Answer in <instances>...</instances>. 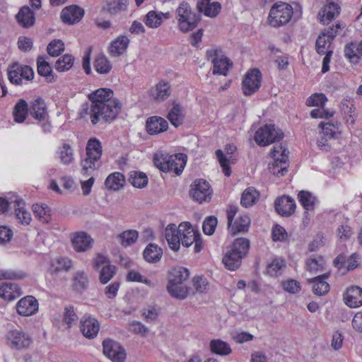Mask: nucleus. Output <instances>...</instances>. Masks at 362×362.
Here are the masks:
<instances>
[{"label": "nucleus", "mask_w": 362, "mask_h": 362, "mask_svg": "<svg viewBox=\"0 0 362 362\" xmlns=\"http://www.w3.org/2000/svg\"><path fill=\"white\" fill-rule=\"evenodd\" d=\"M206 57L214 64V74L227 75L228 69L232 66V63L228 57L222 54L221 49H208L206 51Z\"/></svg>", "instance_id": "obj_9"}, {"label": "nucleus", "mask_w": 362, "mask_h": 362, "mask_svg": "<svg viewBox=\"0 0 362 362\" xmlns=\"http://www.w3.org/2000/svg\"><path fill=\"white\" fill-rule=\"evenodd\" d=\"M30 115L39 121H43L47 116V107L45 101L38 98L31 103L30 108Z\"/></svg>", "instance_id": "obj_28"}, {"label": "nucleus", "mask_w": 362, "mask_h": 362, "mask_svg": "<svg viewBox=\"0 0 362 362\" xmlns=\"http://www.w3.org/2000/svg\"><path fill=\"white\" fill-rule=\"evenodd\" d=\"M187 157L184 153L169 155L163 152H157L153 157L154 165L164 173L174 172L180 175L186 165Z\"/></svg>", "instance_id": "obj_3"}, {"label": "nucleus", "mask_w": 362, "mask_h": 362, "mask_svg": "<svg viewBox=\"0 0 362 362\" xmlns=\"http://www.w3.org/2000/svg\"><path fill=\"white\" fill-rule=\"evenodd\" d=\"M73 289L82 293L88 288V276L83 271H78L73 279Z\"/></svg>", "instance_id": "obj_35"}, {"label": "nucleus", "mask_w": 362, "mask_h": 362, "mask_svg": "<svg viewBox=\"0 0 362 362\" xmlns=\"http://www.w3.org/2000/svg\"><path fill=\"white\" fill-rule=\"evenodd\" d=\"M129 182L135 187L144 188L147 185L148 179L146 173L134 170L129 173Z\"/></svg>", "instance_id": "obj_43"}, {"label": "nucleus", "mask_w": 362, "mask_h": 362, "mask_svg": "<svg viewBox=\"0 0 362 362\" xmlns=\"http://www.w3.org/2000/svg\"><path fill=\"white\" fill-rule=\"evenodd\" d=\"M103 353L112 362H124L126 358L124 349L116 341L107 339L103 342Z\"/></svg>", "instance_id": "obj_11"}, {"label": "nucleus", "mask_w": 362, "mask_h": 362, "mask_svg": "<svg viewBox=\"0 0 362 362\" xmlns=\"http://www.w3.org/2000/svg\"><path fill=\"white\" fill-rule=\"evenodd\" d=\"M37 73L39 75L45 77L48 82L54 81L52 69L49 64L44 59L42 56H39L37 59Z\"/></svg>", "instance_id": "obj_38"}, {"label": "nucleus", "mask_w": 362, "mask_h": 362, "mask_svg": "<svg viewBox=\"0 0 362 362\" xmlns=\"http://www.w3.org/2000/svg\"><path fill=\"white\" fill-rule=\"evenodd\" d=\"M7 339L13 347L18 349L27 348L31 343V339L28 334L18 329L9 331L7 334Z\"/></svg>", "instance_id": "obj_17"}, {"label": "nucleus", "mask_w": 362, "mask_h": 362, "mask_svg": "<svg viewBox=\"0 0 362 362\" xmlns=\"http://www.w3.org/2000/svg\"><path fill=\"white\" fill-rule=\"evenodd\" d=\"M216 156L222 168L224 175L229 177L231 174V170L229 165V158L224 155L223 152L221 149L216 151Z\"/></svg>", "instance_id": "obj_62"}, {"label": "nucleus", "mask_w": 362, "mask_h": 362, "mask_svg": "<svg viewBox=\"0 0 362 362\" xmlns=\"http://www.w3.org/2000/svg\"><path fill=\"white\" fill-rule=\"evenodd\" d=\"M340 13V6L334 2H330L328 4H327L323 10V17L322 19H321V21L323 22V23H325V20L324 18H326V20L327 21H331L333 20L335 17H337Z\"/></svg>", "instance_id": "obj_50"}, {"label": "nucleus", "mask_w": 362, "mask_h": 362, "mask_svg": "<svg viewBox=\"0 0 362 362\" xmlns=\"http://www.w3.org/2000/svg\"><path fill=\"white\" fill-rule=\"evenodd\" d=\"M299 202L306 211L314 208L315 197L310 192L302 190L298 194Z\"/></svg>", "instance_id": "obj_53"}, {"label": "nucleus", "mask_w": 362, "mask_h": 362, "mask_svg": "<svg viewBox=\"0 0 362 362\" xmlns=\"http://www.w3.org/2000/svg\"><path fill=\"white\" fill-rule=\"evenodd\" d=\"M16 17L18 23L25 28L33 26L35 23V13L27 6L21 7Z\"/></svg>", "instance_id": "obj_24"}, {"label": "nucleus", "mask_w": 362, "mask_h": 362, "mask_svg": "<svg viewBox=\"0 0 362 362\" xmlns=\"http://www.w3.org/2000/svg\"><path fill=\"white\" fill-rule=\"evenodd\" d=\"M34 215L43 223H48L50 219L49 209L46 204L40 205L35 204L33 205Z\"/></svg>", "instance_id": "obj_54"}, {"label": "nucleus", "mask_w": 362, "mask_h": 362, "mask_svg": "<svg viewBox=\"0 0 362 362\" xmlns=\"http://www.w3.org/2000/svg\"><path fill=\"white\" fill-rule=\"evenodd\" d=\"M64 49V44L61 40L51 41L47 47V53L52 57H58Z\"/></svg>", "instance_id": "obj_59"}, {"label": "nucleus", "mask_w": 362, "mask_h": 362, "mask_svg": "<svg viewBox=\"0 0 362 362\" xmlns=\"http://www.w3.org/2000/svg\"><path fill=\"white\" fill-rule=\"evenodd\" d=\"M180 30L187 33L194 29L200 20L199 15L192 13L191 7L187 2H182L176 10Z\"/></svg>", "instance_id": "obj_5"}, {"label": "nucleus", "mask_w": 362, "mask_h": 362, "mask_svg": "<svg viewBox=\"0 0 362 362\" xmlns=\"http://www.w3.org/2000/svg\"><path fill=\"white\" fill-rule=\"evenodd\" d=\"M117 267L111 264L103 266L99 273V281L102 284L108 283L116 274Z\"/></svg>", "instance_id": "obj_47"}, {"label": "nucleus", "mask_w": 362, "mask_h": 362, "mask_svg": "<svg viewBox=\"0 0 362 362\" xmlns=\"http://www.w3.org/2000/svg\"><path fill=\"white\" fill-rule=\"evenodd\" d=\"M128 0H113L107 3V11L111 15L125 11L127 8Z\"/></svg>", "instance_id": "obj_51"}, {"label": "nucleus", "mask_w": 362, "mask_h": 362, "mask_svg": "<svg viewBox=\"0 0 362 362\" xmlns=\"http://www.w3.org/2000/svg\"><path fill=\"white\" fill-rule=\"evenodd\" d=\"M130 40L125 35H119L113 40L110 47V53L112 57H119L122 55L127 49Z\"/></svg>", "instance_id": "obj_27"}, {"label": "nucleus", "mask_w": 362, "mask_h": 362, "mask_svg": "<svg viewBox=\"0 0 362 362\" xmlns=\"http://www.w3.org/2000/svg\"><path fill=\"white\" fill-rule=\"evenodd\" d=\"M21 288L13 283H4L0 286V297L5 300H12L21 295Z\"/></svg>", "instance_id": "obj_29"}, {"label": "nucleus", "mask_w": 362, "mask_h": 362, "mask_svg": "<svg viewBox=\"0 0 362 362\" xmlns=\"http://www.w3.org/2000/svg\"><path fill=\"white\" fill-rule=\"evenodd\" d=\"M340 123L336 122L335 123H324L321 122L319 124V127L322 128V134L325 136H327L329 139H335L340 134L339 131Z\"/></svg>", "instance_id": "obj_44"}, {"label": "nucleus", "mask_w": 362, "mask_h": 362, "mask_svg": "<svg viewBox=\"0 0 362 362\" xmlns=\"http://www.w3.org/2000/svg\"><path fill=\"white\" fill-rule=\"evenodd\" d=\"M93 243V238L83 231L73 233L71 244L74 249L78 252H83L91 248Z\"/></svg>", "instance_id": "obj_14"}, {"label": "nucleus", "mask_w": 362, "mask_h": 362, "mask_svg": "<svg viewBox=\"0 0 362 362\" xmlns=\"http://www.w3.org/2000/svg\"><path fill=\"white\" fill-rule=\"evenodd\" d=\"M8 78L11 83L19 85L22 82V77L20 71V64L14 63L8 69Z\"/></svg>", "instance_id": "obj_57"}, {"label": "nucleus", "mask_w": 362, "mask_h": 362, "mask_svg": "<svg viewBox=\"0 0 362 362\" xmlns=\"http://www.w3.org/2000/svg\"><path fill=\"white\" fill-rule=\"evenodd\" d=\"M327 275L323 274L310 280L313 284V290L315 294L321 296L329 291V285L326 281Z\"/></svg>", "instance_id": "obj_32"}, {"label": "nucleus", "mask_w": 362, "mask_h": 362, "mask_svg": "<svg viewBox=\"0 0 362 362\" xmlns=\"http://www.w3.org/2000/svg\"><path fill=\"white\" fill-rule=\"evenodd\" d=\"M189 276V272L185 267H175L170 272L167 291L172 297L184 300L188 296L189 289L184 285V283Z\"/></svg>", "instance_id": "obj_2"}, {"label": "nucleus", "mask_w": 362, "mask_h": 362, "mask_svg": "<svg viewBox=\"0 0 362 362\" xmlns=\"http://www.w3.org/2000/svg\"><path fill=\"white\" fill-rule=\"evenodd\" d=\"M261 72L258 69L249 71L243 81V91L245 95L255 93L261 85Z\"/></svg>", "instance_id": "obj_12"}, {"label": "nucleus", "mask_w": 362, "mask_h": 362, "mask_svg": "<svg viewBox=\"0 0 362 362\" xmlns=\"http://www.w3.org/2000/svg\"><path fill=\"white\" fill-rule=\"evenodd\" d=\"M114 93L110 88H99L88 95L91 102L89 115L91 123L95 125L100 120L110 123L121 110V103L112 98Z\"/></svg>", "instance_id": "obj_1"}, {"label": "nucleus", "mask_w": 362, "mask_h": 362, "mask_svg": "<svg viewBox=\"0 0 362 362\" xmlns=\"http://www.w3.org/2000/svg\"><path fill=\"white\" fill-rule=\"evenodd\" d=\"M74 57L71 54H64L59 57L55 63V69L61 72L69 70L74 64Z\"/></svg>", "instance_id": "obj_52"}, {"label": "nucleus", "mask_w": 362, "mask_h": 362, "mask_svg": "<svg viewBox=\"0 0 362 362\" xmlns=\"http://www.w3.org/2000/svg\"><path fill=\"white\" fill-rule=\"evenodd\" d=\"M16 310L23 316L33 315L38 310V302L33 296H27L18 302Z\"/></svg>", "instance_id": "obj_13"}, {"label": "nucleus", "mask_w": 362, "mask_h": 362, "mask_svg": "<svg viewBox=\"0 0 362 362\" xmlns=\"http://www.w3.org/2000/svg\"><path fill=\"white\" fill-rule=\"evenodd\" d=\"M280 151H281V158L276 159L274 162L269 166V172L277 177L285 175L288 172V166L287 163L288 151L285 148H283L281 146H274L271 150V154L272 157H275Z\"/></svg>", "instance_id": "obj_10"}, {"label": "nucleus", "mask_w": 362, "mask_h": 362, "mask_svg": "<svg viewBox=\"0 0 362 362\" xmlns=\"http://www.w3.org/2000/svg\"><path fill=\"white\" fill-rule=\"evenodd\" d=\"M250 225V218L248 216L244 215L238 218L234 224L231 223V227L228 228L233 234L238 233H245L247 231Z\"/></svg>", "instance_id": "obj_41"}, {"label": "nucleus", "mask_w": 362, "mask_h": 362, "mask_svg": "<svg viewBox=\"0 0 362 362\" xmlns=\"http://www.w3.org/2000/svg\"><path fill=\"white\" fill-rule=\"evenodd\" d=\"M276 212L282 216H290L296 209L295 201L288 196L277 198L274 202Z\"/></svg>", "instance_id": "obj_18"}, {"label": "nucleus", "mask_w": 362, "mask_h": 362, "mask_svg": "<svg viewBox=\"0 0 362 362\" xmlns=\"http://www.w3.org/2000/svg\"><path fill=\"white\" fill-rule=\"evenodd\" d=\"M125 182L124 176L119 172H115L107 176L105 181V185L109 189L119 190Z\"/></svg>", "instance_id": "obj_33"}, {"label": "nucleus", "mask_w": 362, "mask_h": 362, "mask_svg": "<svg viewBox=\"0 0 362 362\" xmlns=\"http://www.w3.org/2000/svg\"><path fill=\"white\" fill-rule=\"evenodd\" d=\"M25 276V274L22 271H14L11 269L1 270L0 280L2 279H23Z\"/></svg>", "instance_id": "obj_63"}, {"label": "nucleus", "mask_w": 362, "mask_h": 362, "mask_svg": "<svg viewBox=\"0 0 362 362\" xmlns=\"http://www.w3.org/2000/svg\"><path fill=\"white\" fill-rule=\"evenodd\" d=\"M28 113V105L23 99H20L15 105L13 115L14 121L17 123H22L25 121Z\"/></svg>", "instance_id": "obj_36"}, {"label": "nucleus", "mask_w": 362, "mask_h": 362, "mask_svg": "<svg viewBox=\"0 0 362 362\" xmlns=\"http://www.w3.org/2000/svg\"><path fill=\"white\" fill-rule=\"evenodd\" d=\"M100 329V323L97 319L90 316H84L81 320V331L88 339L97 337Z\"/></svg>", "instance_id": "obj_15"}, {"label": "nucleus", "mask_w": 362, "mask_h": 362, "mask_svg": "<svg viewBox=\"0 0 362 362\" xmlns=\"http://www.w3.org/2000/svg\"><path fill=\"white\" fill-rule=\"evenodd\" d=\"M145 24L151 28H156L162 23L160 14H157L155 11H150L145 17Z\"/></svg>", "instance_id": "obj_58"}, {"label": "nucleus", "mask_w": 362, "mask_h": 362, "mask_svg": "<svg viewBox=\"0 0 362 362\" xmlns=\"http://www.w3.org/2000/svg\"><path fill=\"white\" fill-rule=\"evenodd\" d=\"M94 67L96 71L100 74H107L112 69L110 61L103 54H99L95 59Z\"/></svg>", "instance_id": "obj_49"}, {"label": "nucleus", "mask_w": 362, "mask_h": 362, "mask_svg": "<svg viewBox=\"0 0 362 362\" xmlns=\"http://www.w3.org/2000/svg\"><path fill=\"white\" fill-rule=\"evenodd\" d=\"M332 43V41L320 33L315 42V49L317 53L320 55L327 53L329 51L332 50L330 49Z\"/></svg>", "instance_id": "obj_55"}, {"label": "nucleus", "mask_w": 362, "mask_h": 362, "mask_svg": "<svg viewBox=\"0 0 362 362\" xmlns=\"http://www.w3.org/2000/svg\"><path fill=\"white\" fill-rule=\"evenodd\" d=\"M284 136L282 130L274 124H265L255 132L254 139L259 146H266L281 141Z\"/></svg>", "instance_id": "obj_6"}, {"label": "nucleus", "mask_w": 362, "mask_h": 362, "mask_svg": "<svg viewBox=\"0 0 362 362\" xmlns=\"http://www.w3.org/2000/svg\"><path fill=\"white\" fill-rule=\"evenodd\" d=\"M259 196V192L254 187L247 188L242 194L240 204L243 206H252Z\"/></svg>", "instance_id": "obj_46"}, {"label": "nucleus", "mask_w": 362, "mask_h": 362, "mask_svg": "<svg viewBox=\"0 0 362 362\" xmlns=\"http://www.w3.org/2000/svg\"><path fill=\"white\" fill-rule=\"evenodd\" d=\"M165 239L170 247L174 251H178L181 244L180 226L169 224L165 230Z\"/></svg>", "instance_id": "obj_20"}, {"label": "nucleus", "mask_w": 362, "mask_h": 362, "mask_svg": "<svg viewBox=\"0 0 362 362\" xmlns=\"http://www.w3.org/2000/svg\"><path fill=\"white\" fill-rule=\"evenodd\" d=\"M61 163L69 165L74 160V149L69 144H63L57 151Z\"/></svg>", "instance_id": "obj_40"}, {"label": "nucleus", "mask_w": 362, "mask_h": 362, "mask_svg": "<svg viewBox=\"0 0 362 362\" xmlns=\"http://www.w3.org/2000/svg\"><path fill=\"white\" fill-rule=\"evenodd\" d=\"M139 236L138 232L135 230H128L117 235L118 241L122 245L127 247L136 242Z\"/></svg>", "instance_id": "obj_48"}, {"label": "nucleus", "mask_w": 362, "mask_h": 362, "mask_svg": "<svg viewBox=\"0 0 362 362\" xmlns=\"http://www.w3.org/2000/svg\"><path fill=\"white\" fill-rule=\"evenodd\" d=\"M212 192L210 184L203 179H197L190 185L189 196L199 204L209 202Z\"/></svg>", "instance_id": "obj_8"}, {"label": "nucleus", "mask_w": 362, "mask_h": 362, "mask_svg": "<svg viewBox=\"0 0 362 362\" xmlns=\"http://www.w3.org/2000/svg\"><path fill=\"white\" fill-rule=\"evenodd\" d=\"M293 15L292 7L284 2L276 3L270 9L268 21L273 27H279L289 22Z\"/></svg>", "instance_id": "obj_7"}, {"label": "nucleus", "mask_w": 362, "mask_h": 362, "mask_svg": "<svg viewBox=\"0 0 362 362\" xmlns=\"http://www.w3.org/2000/svg\"><path fill=\"white\" fill-rule=\"evenodd\" d=\"M340 108L346 122L353 124L355 117L354 100L351 98H344L341 102Z\"/></svg>", "instance_id": "obj_30"}, {"label": "nucleus", "mask_w": 362, "mask_h": 362, "mask_svg": "<svg viewBox=\"0 0 362 362\" xmlns=\"http://www.w3.org/2000/svg\"><path fill=\"white\" fill-rule=\"evenodd\" d=\"M218 220L214 216H209L203 222L202 229L204 234L211 235L217 226Z\"/></svg>", "instance_id": "obj_60"}, {"label": "nucleus", "mask_w": 362, "mask_h": 362, "mask_svg": "<svg viewBox=\"0 0 362 362\" xmlns=\"http://www.w3.org/2000/svg\"><path fill=\"white\" fill-rule=\"evenodd\" d=\"M86 151V156H92L93 159H100L103 154L102 144L96 138H90L87 142Z\"/></svg>", "instance_id": "obj_37"}, {"label": "nucleus", "mask_w": 362, "mask_h": 362, "mask_svg": "<svg viewBox=\"0 0 362 362\" xmlns=\"http://www.w3.org/2000/svg\"><path fill=\"white\" fill-rule=\"evenodd\" d=\"M167 118L170 123L175 127L182 124L184 115L182 114V108L180 104L173 103V107L168 113Z\"/></svg>", "instance_id": "obj_39"}, {"label": "nucleus", "mask_w": 362, "mask_h": 362, "mask_svg": "<svg viewBox=\"0 0 362 362\" xmlns=\"http://www.w3.org/2000/svg\"><path fill=\"white\" fill-rule=\"evenodd\" d=\"M344 298L345 303L350 308L362 305V288L357 286L348 288Z\"/></svg>", "instance_id": "obj_22"}, {"label": "nucleus", "mask_w": 362, "mask_h": 362, "mask_svg": "<svg viewBox=\"0 0 362 362\" xmlns=\"http://www.w3.org/2000/svg\"><path fill=\"white\" fill-rule=\"evenodd\" d=\"M344 55L351 62L356 64L358 62V57L356 51V42H351L344 48Z\"/></svg>", "instance_id": "obj_64"}, {"label": "nucleus", "mask_w": 362, "mask_h": 362, "mask_svg": "<svg viewBox=\"0 0 362 362\" xmlns=\"http://www.w3.org/2000/svg\"><path fill=\"white\" fill-rule=\"evenodd\" d=\"M24 200H18L17 207L14 209V214L18 222L24 226H28L32 220L31 214L25 208Z\"/></svg>", "instance_id": "obj_31"}, {"label": "nucleus", "mask_w": 362, "mask_h": 362, "mask_svg": "<svg viewBox=\"0 0 362 362\" xmlns=\"http://www.w3.org/2000/svg\"><path fill=\"white\" fill-rule=\"evenodd\" d=\"M86 157L81 161V173L83 176L88 177L92 174V172L99 168L98 161L100 159H93L91 157L86 156Z\"/></svg>", "instance_id": "obj_42"}, {"label": "nucleus", "mask_w": 362, "mask_h": 362, "mask_svg": "<svg viewBox=\"0 0 362 362\" xmlns=\"http://www.w3.org/2000/svg\"><path fill=\"white\" fill-rule=\"evenodd\" d=\"M180 231L181 244L186 247H189L194 243L199 233L198 230L193 228L192 226L189 222L180 223Z\"/></svg>", "instance_id": "obj_19"}, {"label": "nucleus", "mask_w": 362, "mask_h": 362, "mask_svg": "<svg viewBox=\"0 0 362 362\" xmlns=\"http://www.w3.org/2000/svg\"><path fill=\"white\" fill-rule=\"evenodd\" d=\"M84 16V10L76 5L66 6L62 11L61 19L66 24L71 25L79 22Z\"/></svg>", "instance_id": "obj_16"}, {"label": "nucleus", "mask_w": 362, "mask_h": 362, "mask_svg": "<svg viewBox=\"0 0 362 362\" xmlns=\"http://www.w3.org/2000/svg\"><path fill=\"white\" fill-rule=\"evenodd\" d=\"M72 267V262L66 257H57L51 262L48 272L54 277L62 272H68Z\"/></svg>", "instance_id": "obj_23"}, {"label": "nucleus", "mask_w": 362, "mask_h": 362, "mask_svg": "<svg viewBox=\"0 0 362 362\" xmlns=\"http://www.w3.org/2000/svg\"><path fill=\"white\" fill-rule=\"evenodd\" d=\"M250 241L247 238H240L234 240L229 250L223 256L222 262L225 267L230 271L237 270L241 265L242 259L248 252Z\"/></svg>", "instance_id": "obj_4"}, {"label": "nucleus", "mask_w": 362, "mask_h": 362, "mask_svg": "<svg viewBox=\"0 0 362 362\" xmlns=\"http://www.w3.org/2000/svg\"><path fill=\"white\" fill-rule=\"evenodd\" d=\"M197 7L199 12L204 13L205 16L211 18L216 16L221 8L219 2L210 3V0H199L197 2Z\"/></svg>", "instance_id": "obj_25"}, {"label": "nucleus", "mask_w": 362, "mask_h": 362, "mask_svg": "<svg viewBox=\"0 0 362 362\" xmlns=\"http://www.w3.org/2000/svg\"><path fill=\"white\" fill-rule=\"evenodd\" d=\"M285 267L286 263L284 259L276 258L267 264V273L271 276H278Z\"/></svg>", "instance_id": "obj_56"}, {"label": "nucleus", "mask_w": 362, "mask_h": 362, "mask_svg": "<svg viewBox=\"0 0 362 362\" xmlns=\"http://www.w3.org/2000/svg\"><path fill=\"white\" fill-rule=\"evenodd\" d=\"M146 128L149 134H157L165 132L168 128V123L161 117L153 116L147 119Z\"/></svg>", "instance_id": "obj_21"}, {"label": "nucleus", "mask_w": 362, "mask_h": 362, "mask_svg": "<svg viewBox=\"0 0 362 362\" xmlns=\"http://www.w3.org/2000/svg\"><path fill=\"white\" fill-rule=\"evenodd\" d=\"M170 95V86L167 82L158 83L153 92V95L156 100L163 101Z\"/></svg>", "instance_id": "obj_45"}, {"label": "nucleus", "mask_w": 362, "mask_h": 362, "mask_svg": "<svg viewBox=\"0 0 362 362\" xmlns=\"http://www.w3.org/2000/svg\"><path fill=\"white\" fill-rule=\"evenodd\" d=\"M210 350L212 353L220 356H228L232 353L229 344L221 339H212L209 343Z\"/></svg>", "instance_id": "obj_34"}, {"label": "nucleus", "mask_w": 362, "mask_h": 362, "mask_svg": "<svg viewBox=\"0 0 362 362\" xmlns=\"http://www.w3.org/2000/svg\"><path fill=\"white\" fill-rule=\"evenodd\" d=\"M143 257L148 263H157L163 257V249L155 243H149L143 252Z\"/></svg>", "instance_id": "obj_26"}, {"label": "nucleus", "mask_w": 362, "mask_h": 362, "mask_svg": "<svg viewBox=\"0 0 362 362\" xmlns=\"http://www.w3.org/2000/svg\"><path fill=\"white\" fill-rule=\"evenodd\" d=\"M327 101V98L323 93H314L306 100V105L309 107L320 106L323 107Z\"/></svg>", "instance_id": "obj_61"}]
</instances>
